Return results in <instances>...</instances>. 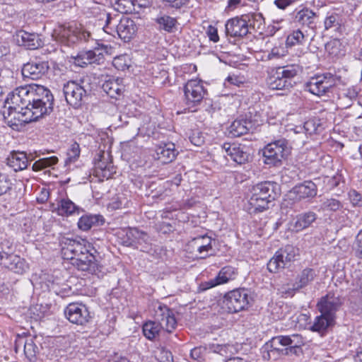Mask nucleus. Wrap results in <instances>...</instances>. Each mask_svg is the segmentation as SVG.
Returning <instances> with one entry per match:
<instances>
[{"mask_svg":"<svg viewBox=\"0 0 362 362\" xmlns=\"http://www.w3.org/2000/svg\"><path fill=\"white\" fill-rule=\"evenodd\" d=\"M13 39L19 46L28 49H36L43 45V41L39 35L23 30L17 31L13 35Z\"/></svg>","mask_w":362,"mask_h":362,"instance_id":"nucleus-21","label":"nucleus"},{"mask_svg":"<svg viewBox=\"0 0 362 362\" xmlns=\"http://www.w3.org/2000/svg\"><path fill=\"white\" fill-rule=\"evenodd\" d=\"M0 264L18 274H23L28 269V265L24 259L17 255L8 254L3 250L0 251Z\"/></svg>","mask_w":362,"mask_h":362,"instance_id":"nucleus-17","label":"nucleus"},{"mask_svg":"<svg viewBox=\"0 0 362 362\" xmlns=\"http://www.w3.org/2000/svg\"><path fill=\"white\" fill-rule=\"evenodd\" d=\"M286 345L289 355L299 356L302 353V346L304 345V340L300 334H292L284 336Z\"/></svg>","mask_w":362,"mask_h":362,"instance_id":"nucleus-30","label":"nucleus"},{"mask_svg":"<svg viewBox=\"0 0 362 362\" xmlns=\"http://www.w3.org/2000/svg\"><path fill=\"white\" fill-rule=\"evenodd\" d=\"M341 19L338 14L332 13L326 17L325 19V30L334 29L337 30L340 26Z\"/></svg>","mask_w":362,"mask_h":362,"instance_id":"nucleus-51","label":"nucleus"},{"mask_svg":"<svg viewBox=\"0 0 362 362\" xmlns=\"http://www.w3.org/2000/svg\"><path fill=\"white\" fill-rule=\"evenodd\" d=\"M261 353L264 360H276L281 356H288V351L286 345L284 336L273 337L262 348Z\"/></svg>","mask_w":362,"mask_h":362,"instance_id":"nucleus-10","label":"nucleus"},{"mask_svg":"<svg viewBox=\"0 0 362 362\" xmlns=\"http://www.w3.org/2000/svg\"><path fill=\"white\" fill-rule=\"evenodd\" d=\"M308 40V35H305L301 30L298 29L287 37L286 42L287 46L291 47L296 45H303Z\"/></svg>","mask_w":362,"mask_h":362,"instance_id":"nucleus-46","label":"nucleus"},{"mask_svg":"<svg viewBox=\"0 0 362 362\" xmlns=\"http://www.w3.org/2000/svg\"><path fill=\"white\" fill-rule=\"evenodd\" d=\"M212 240L207 235L195 237L187 244V251L197 259H204L213 251Z\"/></svg>","mask_w":362,"mask_h":362,"instance_id":"nucleus-13","label":"nucleus"},{"mask_svg":"<svg viewBox=\"0 0 362 362\" xmlns=\"http://www.w3.org/2000/svg\"><path fill=\"white\" fill-rule=\"evenodd\" d=\"M335 85V78L331 74L317 75L312 77L306 83L307 89L313 94L322 95L325 94Z\"/></svg>","mask_w":362,"mask_h":362,"instance_id":"nucleus-14","label":"nucleus"},{"mask_svg":"<svg viewBox=\"0 0 362 362\" xmlns=\"http://www.w3.org/2000/svg\"><path fill=\"white\" fill-rule=\"evenodd\" d=\"M63 37H67L68 42L74 43L76 40L81 41H88L91 37V34L90 32L82 29L77 28L74 30H64L63 33Z\"/></svg>","mask_w":362,"mask_h":362,"instance_id":"nucleus-37","label":"nucleus"},{"mask_svg":"<svg viewBox=\"0 0 362 362\" xmlns=\"http://www.w3.org/2000/svg\"><path fill=\"white\" fill-rule=\"evenodd\" d=\"M155 356L159 362H173L172 353L164 347L158 348L155 352Z\"/></svg>","mask_w":362,"mask_h":362,"instance_id":"nucleus-53","label":"nucleus"},{"mask_svg":"<svg viewBox=\"0 0 362 362\" xmlns=\"http://www.w3.org/2000/svg\"><path fill=\"white\" fill-rule=\"evenodd\" d=\"M223 305L229 313H238L246 309L250 303L248 291L244 288L234 289L224 296Z\"/></svg>","mask_w":362,"mask_h":362,"instance_id":"nucleus-9","label":"nucleus"},{"mask_svg":"<svg viewBox=\"0 0 362 362\" xmlns=\"http://www.w3.org/2000/svg\"><path fill=\"white\" fill-rule=\"evenodd\" d=\"M277 69L281 70V76L291 83H293V79L302 72V67L296 64L279 66Z\"/></svg>","mask_w":362,"mask_h":362,"instance_id":"nucleus-38","label":"nucleus"},{"mask_svg":"<svg viewBox=\"0 0 362 362\" xmlns=\"http://www.w3.org/2000/svg\"><path fill=\"white\" fill-rule=\"evenodd\" d=\"M133 247L147 253H150L153 251L151 240L149 235L143 231H141V235L136 240L135 245Z\"/></svg>","mask_w":362,"mask_h":362,"instance_id":"nucleus-44","label":"nucleus"},{"mask_svg":"<svg viewBox=\"0 0 362 362\" xmlns=\"http://www.w3.org/2000/svg\"><path fill=\"white\" fill-rule=\"evenodd\" d=\"M128 204V200L123 194H118L114 197L109 203L108 206L112 209L124 208Z\"/></svg>","mask_w":362,"mask_h":362,"instance_id":"nucleus-54","label":"nucleus"},{"mask_svg":"<svg viewBox=\"0 0 362 362\" xmlns=\"http://www.w3.org/2000/svg\"><path fill=\"white\" fill-rule=\"evenodd\" d=\"M280 71L276 68L267 78V82L269 88L274 90H285L293 87V83L287 82L284 77L281 76Z\"/></svg>","mask_w":362,"mask_h":362,"instance_id":"nucleus-28","label":"nucleus"},{"mask_svg":"<svg viewBox=\"0 0 362 362\" xmlns=\"http://www.w3.org/2000/svg\"><path fill=\"white\" fill-rule=\"evenodd\" d=\"M221 148L226 152V158L229 157L239 165L245 164L251 159L249 147L245 145L225 143Z\"/></svg>","mask_w":362,"mask_h":362,"instance_id":"nucleus-15","label":"nucleus"},{"mask_svg":"<svg viewBox=\"0 0 362 362\" xmlns=\"http://www.w3.org/2000/svg\"><path fill=\"white\" fill-rule=\"evenodd\" d=\"M317 18V14L307 8L300 10L295 17L297 23L312 30L316 28Z\"/></svg>","mask_w":362,"mask_h":362,"instance_id":"nucleus-27","label":"nucleus"},{"mask_svg":"<svg viewBox=\"0 0 362 362\" xmlns=\"http://www.w3.org/2000/svg\"><path fill=\"white\" fill-rule=\"evenodd\" d=\"M49 69V66L47 62L35 60L25 64L21 72L24 78L37 80L45 76Z\"/></svg>","mask_w":362,"mask_h":362,"instance_id":"nucleus-20","label":"nucleus"},{"mask_svg":"<svg viewBox=\"0 0 362 362\" xmlns=\"http://www.w3.org/2000/svg\"><path fill=\"white\" fill-rule=\"evenodd\" d=\"M235 276V268L231 266H226L220 270L216 276V279L219 281L220 284H223L228 282L231 279H233Z\"/></svg>","mask_w":362,"mask_h":362,"instance_id":"nucleus-48","label":"nucleus"},{"mask_svg":"<svg viewBox=\"0 0 362 362\" xmlns=\"http://www.w3.org/2000/svg\"><path fill=\"white\" fill-rule=\"evenodd\" d=\"M206 33L211 41H213L214 42H217L219 40L218 30L216 28L212 25H209L207 28Z\"/></svg>","mask_w":362,"mask_h":362,"instance_id":"nucleus-63","label":"nucleus"},{"mask_svg":"<svg viewBox=\"0 0 362 362\" xmlns=\"http://www.w3.org/2000/svg\"><path fill=\"white\" fill-rule=\"evenodd\" d=\"M291 153V147L285 139H281L267 144L263 149L264 163L273 166L281 163L282 159Z\"/></svg>","mask_w":362,"mask_h":362,"instance_id":"nucleus-5","label":"nucleus"},{"mask_svg":"<svg viewBox=\"0 0 362 362\" xmlns=\"http://www.w3.org/2000/svg\"><path fill=\"white\" fill-rule=\"evenodd\" d=\"M320 210L322 211L336 212L343 208V204L334 198H327L321 201Z\"/></svg>","mask_w":362,"mask_h":362,"instance_id":"nucleus-43","label":"nucleus"},{"mask_svg":"<svg viewBox=\"0 0 362 362\" xmlns=\"http://www.w3.org/2000/svg\"><path fill=\"white\" fill-rule=\"evenodd\" d=\"M95 170L97 173H99V171H100L103 177L107 179L110 177L111 173H110L109 167L102 160H99L95 163Z\"/></svg>","mask_w":362,"mask_h":362,"instance_id":"nucleus-58","label":"nucleus"},{"mask_svg":"<svg viewBox=\"0 0 362 362\" xmlns=\"http://www.w3.org/2000/svg\"><path fill=\"white\" fill-rule=\"evenodd\" d=\"M100 19H105V25L103 27L104 31L115 36L118 20L116 18H112L110 14L105 11L100 13Z\"/></svg>","mask_w":362,"mask_h":362,"instance_id":"nucleus-42","label":"nucleus"},{"mask_svg":"<svg viewBox=\"0 0 362 362\" xmlns=\"http://www.w3.org/2000/svg\"><path fill=\"white\" fill-rule=\"evenodd\" d=\"M225 33L227 37L240 39L246 36L249 32L243 16L228 20L225 24Z\"/></svg>","mask_w":362,"mask_h":362,"instance_id":"nucleus-19","label":"nucleus"},{"mask_svg":"<svg viewBox=\"0 0 362 362\" xmlns=\"http://www.w3.org/2000/svg\"><path fill=\"white\" fill-rule=\"evenodd\" d=\"M59 216H71L75 213L79 214L80 209L69 199H62L54 209Z\"/></svg>","mask_w":362,"mask_h":362,"instance_id":"nucleus-34","label":"nucleus"},{"mask_svg":"<svg viewBox=\"0 0 362 362\" xmlns=\"http://www.w3.org/2000/svg\"><path fill=\"white\" fill-rule=\"evenodd\" d=\"M66 318L74 324L83 325L90 317L86 305L78 303H71L64 310Z\"/></svg>","mask_w":362,"mask_h":362,"instance_id":"nucleus-18","label":"nucleus"},{"mask_svg":"<svg viewBox=\"0 0 362 362\" xmlns=\"http://www.w3.org/2000/svg\"><path fill=\"white\" fill-rule=\"evenodd\" d=\"M316 276V274L313 269L306 268L303 269L296 279L293 284L294 290H299L306 286L310 282L313 281Z\"/></svg>","mask_w":362,"mask_h":362,"instance_id":"nucleus-36","label":"nucleus"},{"mask_svg":"<svg viewBox=\"0 0 362 362\" xmlns=\"http://www.w3.org/2000/svg\"><path fill=\"white\" fill-rule=\"evenodd\" d=\"M104 60V55L97 50H88L79 52L73 57V64L80 67H85L88 64H100Z\"/></svg>","mask_w":362,"mask_h":362,"instance_id":"nucleus-23","label":"nucleus"},{"mask_svg":"<svg viewBox=\"0 0 362 362\" xmlns=\"http://www.w3.org/2000/svg\"><path fill=\"white\" fill-rule=\"evenodd\" d=\"M3 111V116L6 123L14 130H20L25 124L37 121L38 119L35 117L32 111L21 110L18 107L8 105L5 106Z\"/></svg>","mask_w":362,"mask_h":362,"instance_id":"nucleus-6","label":"nucleus"},{"mask_svg":"<svg viewBox=\"0 0 362 362\" xmlns=\"http://www.w3.org/2000/svg\"><path fill=\"white\" fill-rule=\"evenodd\" d=\"M303 127L305 133L311 135L313 134L318 133L320 124L318 119H310L304 123Z\"/></svg>","mask_w":362,"mask_h":362,"instance_id":"nucleus-55","label":"nucleus"},{"mask_svg":"<svg viewBox=\"0 0 362 362\" xmlns=\"http://www.w3.org/2000/svg\"><path fill=\"white\" fill-rule=\"evenodd\" d=\"M12 183L8 177L0 173V196L6 194L11 189Z\"/></svg>","mask_w":362,"mask_h":362,"instance_id":"nucleus-56","label":"nucleus"},{"mask_svg":"<svg viewBox=\"0 0 362 362\" xmlns=\"http://www.w3.org/2000/svg\"><path fill=\"white\" fill-rule=\"evenodd\" d=\"M91 92L90 78L83 77L78 81H69L63 86L66 103L75 109L84 104Z\"/></svg>","mask_w":362,"mask_h":362,"instance_id":"nucleus-3","label":"nucleus"},{"mask_svg":"<svg viewBox=\"0 0 362 362\" xmlns=\"http://www.w3.org/2000/svg\"><path fill=\"white\" fill-rule=\"evenodd\" d=\"M90 249L88 248V252H83L71 262L78 270L94 274L98 270V264L95 256L90 252Z\"/></svg>","mask_w":362,"mask_h":362,"instance_id":"nucleus-22","label":"nucleus"},{"mask_svg":"<svg viewBox=\"0 0 362 362\" xmlns=\"http://www.w3.org/2000/svg\"><path fill=\"white\" fill-rule=\"evenodd\" d=\"M298 249L292 245H286L284 248L278 250L274 256L267 263V269L272 273H276L279 270L290 267L291 263L296 260Z\"/></svg>","mask_w":362,"mask_h":362,"instance_id":"nucleus-8","label":"nucleus"},{"mask_svg":"<svg viewBox=\"0 0 362 362\" xmlns=\"http://www.w3.org/2000/svg\"><path fill=\"white\" fill-rule=\"evenodd\" d=\"M354 253L356 257L362 259V230L356 237Z\"/></svg>","mask_w":362,"mask_h":362,"instance_id":"nucleus-59","label":"nucleus"},{"mask_svg":"<svg viewBox=\"0 0 362 362\" xmlns=\"http://www.w3.org/2000/svg\"><path fill=\"white\" fill-rule=\"evenodd\" d=\"M7 164L16 172L23 170L28 165V158L24 152H13L7 158Z\"/></svg>","mask_w":362,"mask_h":362,"instance_id":"nucleus-29","label":"nucleus"},{"mask_svg":"<svg viewBox=\"0 0 362 362\" xmlns=\"http://www.w3.org/2000/svg\"><path fill=\"white\" fill-rule=\"evenodd\" d=\"M178 152L173 143L163 144L156 147L155 158L163 164L175 160Z\"/></svg>","mask_w":362,"mask_h":362,"instance_id":"nucleus-26","label":"nucleus"},{"mask_svg":"<svg viewBox=\"0 0 362 362\" xmlns=\"http://www.w3.org/2000/svg\"><path fill=\"white\" fill-rule=\"evenodd\" d=\"M189 139L190 142L196 146H200L204 143V137L199 132H193Z\"/></svg>","mask_w":362,"mask_h":362,"instance_id":"nucleus-60","label":"nucleus"},{"mask_svg":"<svg viewBox=\"0 0 362 362\" xmlns=\"http://www.w3.org/2000/svg\"><path fill=\"white\" fill-rule=\"evenodd\" d=\"M317 215L313 211L300 214L296 216V221L293 223V230L298 232L307 228L315 221Z\"/></svg>","mask_w":362,"mask_h":362,"instance_id":"nucleus-33","label":"nucleus"},{"mask_svg":"<svg viewBox=\"0 0 362 362\" xmlns=\"http://www.w3.org/2000/svg\"><path fill=\"white\" fill-rule=\"evenodd\" d=\"M39 351L38 347L32 339H26L24 342V354L25 362H37V354Z\"/></svg>","mask_w":362,"mask_h":362,"instance_id":"nucleus-40","label":"nucleus"},{"mask_svg":"<svg viewBox=\"0 0 362 362\" xmlns=\"http://www.w3.org/2000/svg\"><path fill=\"white\" fill-rule=\"evenodd\" d=\"M252 128L250 121L244 119H238L232 122L229 127V134L233 137H238L247 134Z\"/></svg>","mask_w":362,"mask_h":362,"instance_id":"nucleus-31","label":"nucleus"},{"mask_svg":"<svg viewBox=\"0 0 362 362\" xmlns=\"http://www.w3.org/2000/svg\"><path fill=\"white\" fill-rule=\"evenodd\" d=\"M247 24V30H261L264 25V18L260 13H252L243 15Z\"/></svg>","mask_w":362,"mask_h":362,"instance_id":"nucleus-39","label":"nucleus"},{"mask_svg":"<svg viewBox=\"0 0 362 362\" xmlns=\"http://www.w3.org/2000/svg\"><path fill=\"white\" fill-rule=\"evenodd\" d=\"M141 230L136 228H129L126 232L127 240H124L126 246L133 247L135 245L136 240L139 238Z\"/></svg>","mask_w":362,"mask_h":362,"instance_id":"nucleus-52","label":"nucleus"},{"mask_svg":"<svg viewBox=\"0 0 362 362\" xmlns=\"http://www.w3.org/2000/svg\"><path fill=\"white\" fill-rule=\"evenodd\" d=\"M115 8L122 13L134 12L133 0H115Z\"/></svg>","mask_w":362,"mask_h":362,"instance_id":"nucleus-50","label":"nucleus"},{"mask_svg":"<svg viewBox=\"0 0 362 362\" xmlns=\"http://www.w3.org/2000/svg\"><path fill=\"white\" fill-rule=\"evenodd\" d=\"M349 197L354 206H362V196L356 190L353 189L349 192Z\"/></svg>","mask_w":362,"mask_h":362,"instance_id":"nucleus-61","label":"nucleus"},{"mask_svg":"<svg viewBox=\"0 0 362 362\" xmlns=\"http://www.w3.org/2000/svg\"><path fill=\"white\" fill-rule=\"evenodd\" d=\"M335 323V320H334L332 317L324 315L322 314L319 316H317L314 320L313 325L310 327V329L313 332H324L327 328L334 325Z\"/></svg>","mask_w":362,"mask_h":362,"instance_id":"nucleus-35","label":"nucleus"},{"mask_svg":"<svg viewBox=\"0 0 362 362\" xmlns=\"http://www.w3.org/2000/svg\"><path fill=\"white\" fill-rule=\"evenodd\" d=\"M206 90L201 81L189 80L184 86L185 102L187 108L192 112L202 102Z\"/></svg>","mask_w":362,"mask_h":362,"instance_id":"nucleus-7","label":"nucleus"},{"mask_svg":"<svg viewBox=\"0 0 362 362\" xmlns=\"http://www.w3.org/2000/svg\"><path fill=\"white\" fill-rule=\"evenodd\" d=\"M353 285L361 293V298H362V273L361 272H355L353 279Z\"/></svg>","mask_w":362,"mask_h":362,"instance_id":"nucleus-62","label":"nucleus"},{"mask_svg":"<svg viewBox=\"0 0 362 362\" xmlns=\"http://www.w3.org/2000/svg\"><path fill=\"white\" fill-rule=\"evenodd\" d=\"M80 155V147L79 144L74 142L71 145L70 148L67 151V159L66 161L74 162Z\"/></svg>","mask_w":362,"mask_h":362,"instance_id":"nucleus-57","label":"nucleus"},{"mask_svg":"<svg viewBox=\"0 0 362 362\" xmlns=\"http://www.w3.org/2000/svg\"><path fill=\"white\" fill-rule=\"evenodd\" d=\"M136 30V25L133 20L122 17L117 25L115 33L119 38L126 42L132 38Z\"/></svg>","mask_w":362,"mask_h":362,"instance_id":"nucleus-24","label":"nucleus"},{"mask_svg":"<svg viewBox=\"0 0 362 362\" xmlns=\"http://www.w3.org/2000/svg\"><path fill=\"white\" fill-rule=\"evenodd\" d=\"M58 160L56 156L40 158L33 163L32 168L34 171H40L56 165Z\"/></svg>","mask_w":362,"mask_h":362,"instance_id":"nucleus-47","label":"nucleus"},{"mask_svg":"<svg viewBox=\"0 0 362 362\" xmlns=\"http://www.w3.org/2000/svg\"><path fill=\"white\" fill-rule=\"evenodd\" d=\"M104 221V218L101 215L86 214L79 218L78 226L81 230L86 231L93 226L103 225Z\"/></svg>","mask_w":362,"mask_h":362,"instance_id":"nucleus-32","label":"nucleus"},{"mask_svg":"<svg viewBox=\"0 0 362 362\" xmlns=\"http://www.w3.org/2000/svg\"><path fill=\"white\" fill-rule=\"evenodd\" d=\"M316 185L311 180H307L295 186L291 193L296 195L295 198L300 200L306 198H313L317 195Z\"/></svg>","mask_w":362,"mask_h":362,"instance_id":"nucleus-25","label":"nucleus"},{"mask_svg":"<svg viewBox=\"0 0 362 362\" xmlns=\"http://www.w3.org/2000/svg\"><path fill=\"white\" fill-rule=\"evenodd\" d=\"M155 321H149L143 325L144 336L148 339H153L158 335L161 329L171 332L177 326L173 311L167 305L158 303L155 308Z\"/></svg>","mask_w":362,"mask_h":362,"instance_id":"nucleus-2","label":"nucleus"},{"mask_svg":"<svg viewBox=\"0 0 362 362\" xmlns=\"http://www.w3.org/2000/svg\"><path fill=\"white\" fill-rule=\"evenodd\" d=\"M156 21L158 24L160 29H163L168 33L173 32L177 24L175 18L167 15L157 17Z\"/></svg>","mask_w":362,"mask_h":362,"instance_id":"nucleus-45","label":"nucleus"},{"mask_svg":"<svg viewBox=\"0 0 362 362\" xmlns=\"http://www.w3.org/2000/svg\"><path fill=\"white\" fill-rule=\"evenodd\" d=\"M62 255L64 259L71 262L76 257H78L83 252H88L90 248L89 243L85 240H76L64 238L61 242Z\"/></svg>","mask_w":362,"mask_h":362,"instance_id":"nucleus-12","label":"nucleus"},{"mask_svg":"<svg viewBox=\"0 0 362 362\" xmlns=\"http://www.w3.org/2000/svg\"><path fill=\"white\" fill-rule=\"evenodd\" d=\"M341 45L339 40L334 39L325 44V50L329 55L338 57L344 54Z\"/></svg>","mask_w":362,"mask_h":362,"instance_id":"nucleus-49","label":"nucleus"},{"mask_svg":"<svg viewBox=\"0 0 362 362\" xmlns=\"http://www.w3.org/2000/svg\"><path fill=\"white\" fill-rule=\"evenodd\" d=\"M119 79H109L105 81L102 86L103 90L111 98H116L120 95L122 87L118 83Z\"/></svg>","mask_w":362,"mask_h":362,"instance_id":"nucleus-41","label":"nucleus"},{"mask_svg":"<svg viewBox=\"0 0 362 362\" xmlns=\"http://www.w3.org/2000/svg\"><path fill=\"white\" fill-rule=\"evenodd\" d=\"M297 0H274V4L275 6L280 9H285Z\"/></svg>","mask_w":362,"mask_h":362,"instance_id":"nucleus-64","label":"nucleus"},{"mask_svg":"<svg viewBox=\"0 0 362 362\" xmlns=\"http://www.w3.org/2000/svg\"><path fill=\"white\" fill-rule=\"evenodd\" d=\"M278 185L273 182L265 181L253 185L249 199L250 213L256 214L268 209L269 204L278 197Z\"/></svg>","mask_w":362,"mask_h":362,"instance_id":"nucleus-1","label":"nucleus"},{"mask_svg":"<svg viewBox=\"0 0 362 362\" xmlns=\"http://www.w3.org/2000/svg\"><path fill=\"white\" fill-rule=\"evenodd\" d=\"M342 305V300L339 295L334 293H328L322 297L317 304L320 313L336 319V313Z\"/></svg>","mask_w":362,"mask_h":362,"instance_id":"nucleus-16","label":"nucleus"},{"mask_svg":"<svg viewBox=\"0 0 362 362\" xmlns=\"http://www.w3.org/2000/svg\"><path fill=\"white\" fill-rule=\"evenodd\" d=\"M31 110L35 118L49 115L53 110L54 97L51 91L40 85H33L32 89Z\"/></svg>","mask_w":362,"mask_h":362,"instance_id":"nucleus-4","label":"nucleus"},{"mask_svg":"<svg viewBox=\"0 0 362 362\" xmlns=\"http://www.w3.org/2000/svg\"><path fill=\"white\" fill-rule=\"evenodd\" d=\"M33 86H20L14 89L6 100V105H10L21 110H31Z\"/></svg>","mask_w":362,"mask_h":362,"instance_id":"nucleus-11","label":"nucleus"}]
</instances>
